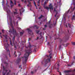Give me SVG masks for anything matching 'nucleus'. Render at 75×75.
Instances as JSON below:
<instances>
[{
    "label": "nucleus",
    "mask_w": 75,
    "mask_h": 75,
    "mask_svg": "<svg viewBox=\"0 0 75 75\" xmlns=\"http://www.w3.org/2000/svg\"><path fill=\"white\" fill-rule=\"evenodd\" d=\"M29 44L30 49L26 50V53L25 54L23 57H21L23 60L24 59L25 61L23 62V65H25V64L27 63V61L28 60V57H29V55H30V54H31V53L32 52V50H31V49L32 46L30 45V43L29 42Z\"/></svg>",
    "instance_id": "obj_1"
},
{
    "label": "nucleus",
    "mask_w": 75,
    "mask_h": 75,
    "mask_svg": "<svg viewBox=\"0 0 75 75\" xmlns=\"http://www.w3.org/2000/svg\"><path fill=\"white\" fill-rule=\"evenodd\" d=\"M9 33H12L13 34H14V37L13 39V44H16V42H17L16 41H15V36H17V35L18 34L16 32V30H14V28H13L12 30V31H9Z\"/></svg>",
    "instance_id": "obj_2"
},
{
    "label": "nucleus",
    "mask_w": 75,
    "mask_h": 75,
    "mask_svg": "<svg viewBox=\"0 0 75 75\" xmlns=\"http://www.w3.org/2000/svg\"><path fill=\"white\" fill-rule=\"evenodd\" d=\"M44 8H45L46 9H47V10H49V9H50V12L51 13V9L52 11L53 10H54V7H53V6H52V4H49V8L47 6H45V4H46V1H45V2H44Z\"/></svg>",
    "instance_id": "obj_3"
},
{
    "label": "nucleus",
    "mask_w": 75,
    "mask_h": 75,
    "mask_svg": "<svg viewBox=\"0 0 75 75\" xmlns=\"http://www.w3.org/2000/svg\"><path fill=\"white\" fill-rule=\"evenodd\" d=\"M73 72V73H74L75 72V69L74 70H72V69H71L69 70H65L64 71V73H65L66 75H69V72Z\"/></svg>",
    "instance_id": "obj_4"
},
{
    "label": "nucleus",
    "mask_w": 75,
    "mask_h": 75,
    "mask_svg": "<svg viewBox=\"0 0 75 75\" xmlns=\"http://www.w3.org/2000/svg\"><path fill=\"white\" fill-rule=\"evenodd\" d=\"M50 61H51V60L50 58H48L46 59H44L43 61L41 62V63L42 65L43 64H44V61L45 64H47L48 62H50Z\"/></svg>",
    "instance_id": "obj_5"
},
{
    "label": "nucleus",
    "mask_w": 75,
    "mask_h": 75,
    "mask_svg": "<svg viewBox=\"0 0 75 75\" xmlns=\"http://www.w3.org/2000/svg\"><path fill=\"white\" fill-rule=\"evenodd\" d=\"M50 53H51L49 54V56H47V55H46L45 56L46 57H49V58H52V50H51L50 52H49Z\"/></svg>",
    "instance_id": "obj_6"
},
{
    "label": "nucleus",
    "mask_w": 75,
    "mask_h": 75,
    "mask_svg": "<svg viewBox=\"0 0 75 75\" xmlns=\"http://www.w3.org/2000/svg\"><path fill=\"white\" fill-rule=\"evenodd\" d=\"M27 30L28 31V34H29V35H32V34H33V32L29 28L27 29Z\"/></svg>",
    "instance_id": "obj_7"
},
{
    "label": "nucleus",
    "mask_w": 75,
    "mask_h": 75,
    "mask_svg": "<svg viewBox=\"0 0 75 75\" xmlns=\"http://www.w3.org/2000/svg\"><path fill=\"white\" fill-rule=\"evenodd\" d=\"M3 69L4 71H3V75H6V72L7 71V70L5 69V67H4V66H3Z\"/></svg>",
    "instance_id": "obj_8"
},
{
    "label": "nucleus",
    "mask_w": 75,
    "mask_h": 75,
    "mask_svg": "<svg viewBox=\"0 0 75 75\" xmlns=\"http://www.w3.org/2000/svg\"><path fill=\"white\" fill-rule=\"evenodd\" d=\"M50 23H51V21H50L47 23V24H49V28H51V27H52V24L50 25Z\"/></svg>",
    "instance_id": "obj_9"
},
{
    "label": "nucleus",
    "mask_w": 75,
    "mask_h": 75,
    "mask_svg": "<svg viewBox=\"0 0 75 75\" xmlns=\"http://www.w3.org/2000/svg\"><path fill=\"white\" fill-rule=\"evenodd\" d=\"M9 19L11 21L10 22L11 26L13 27V23H12V19L11 18V17H10Z\"/></svg>",
    "instance_id": "obj_10"
},
{
    "label": "nucleus",
    "mask_w": 75,
    "mask_h": 75,
    "mask_svg": "<svg viewBox=\"0 0 75 75\" xmlns=\"http://www.w3.org/2000/svg\"><path fill=\"white\" fill-rule=\"evenodd\" d=\"M20 15H21V14H22V13H23V12H24V11L25 10L24 9L22 8L20 10Z\"/></svg>",
    "instance_id": "obj_11"
},
{
    "label": "nucleus",
    "mask_w": 75,
    "mask_h": 75,
    "mask_svg": "<svg viewBox=\"0 0 75 75\" xmlns=\"http://www.w3.org/2000/svg\"><path fill=\"white\" fill-rule=\"evenodd\" d=\"M68 35L67 33H65V36L64 37V38L65 39H67L68 38Z\"/></svg>",
    "instance_id": "obj_12"
},
{
    "label": "nucleus",
    "mask_w": 75,
    "mask_h": 75,
    "mask_svg": "<svg viewBox=\"0 0 75 75\" xmlns=\"http://www.w3.org/2000/svg\"><path fill=\"white\" fill-rule=\"evenodd\" d=\"M13 44V45H14V49L15 50H16V49H17V47H16V45H17V42H16L15 43Z\"/></svg>",
    "instance_id": "obj_13"
},
{
    "label": "nucleus",
    "mask_w": 75,
    "mask_h": 75,
    "mask_svg": "<svg viewBox=\"0 0 75 75\" xmlns=\"http://www.w3.org/2000/svg\"><path fill=\"white\" fill-rule=\"evenodd\" d=\"M58 39L59 40V41L60 42V44H61L62 43V42H64V40H61V39L60 38H58Z\"/></svg>",
    "instance_id": "obj_14"
},
{
    "label": "nucleus",
    "mask_w": 75,
    "mask_h": 75,
    "mask_svg": "<svg viewBox=\"0 0 75 75\" xmlns=\"http://www.w3.org/2000/svg\"><path fill=\"white\" fill-rule=\"evenodd\" d=\"M74 63H75V61H73L71 63V64H68L67 66H69V67H72V65H73V64Z\"/></svg>",
    "instance_id": "obj_15"
},
{
    "label": "nucleus",
    "mask_w": 75,
    "mask_h": 75,
    "mask_svg": "<svg viewBox=\"0 0 75 75\" xmlns=\"http://www.w3.org/2000/svg\"><path fill=\"white\" fill-rule=\"evenodd\" d=\"M20 61H21V59L20 58H18L16 61V62L17 64H18V63H19L20 62Z\"/></svg>",
    "instance_id": "obj_16"
},
{
    "label": "nucleus",
    "mask_w": 75,
    "mask_h": 75,
    "mask_svg": "<svg viewBox=\"0 0 75 75\" xmlns=\"http://www.w3.org/2000/svg\"><path fill=\"white\" fill-rule=\"evenodd\" d=\"M69 45V43H67V44H66V46H65V44H62V45L63 46H64V47H67L68 46V45Z\"/></svg>",
    "instance_id": "obj_17"
},
{
    "label": "nucleus",
    "mask_w": 75,
    "mask_h": 75,
    "mask_svg": "<svg viewBox=\"0 0 75 75\" xmlns=\"http://www.w3.org/2000/svg\"><path fill=\"white\" fill-rule=\"evenodd\" d=\"M7 52H8L9 53V57H11V56H10V50L8 49H7Z\"/></svg>",
    "instance_id": "obj_18"
},
{
    "label": "nucleus",
    "mask_w": 75,
    "mask_h": 75,
    "mask_svg": "<svg viewBox=\"0 0 75 75\" xmlns=\"http://www.w3.org/2000/svg\"><path fill=\"white\" fill-rule=\"evenodd\" d=\"M64 24L65 26H66L67 28H68V25H67V24L66 23V22H64Z\"/></svg>",
    "instance_id": "obj_19"
},
{
    "label": "nucleus",
    "mask_w": 75,
    "mask_h": 75,
    "mask_svg": "<svg viewBox=\"0 0 75 75\" xmlns=\"http://www.w3.org/2000/svg\"><path fill=\"white\" fill-rule=\"evenodd\" d=\"M3 36H4V37H5V39L6 40L7 39V35H3Z\"/></svg>",
    "instance_id": "obj_20"
},
{
    "label": "nucleus",
    "mask_w": 75,
    "mask_h": 75,
    "mask_svg": "<svg viewBox=\"0 0 75 75\" xmlns=\"http://www.w3.org/2000/svg\"><path fill=\"white\" fill-rule=\"evenodd\" d=\"M42 17H44V16H42V15H41L38 18L39 19H41V18H42Z\"/></svg>",
    "instance_id": "obj_21"
},
{
    "label": "nucleus",
    "mask_w": 75,
    "mask_h": 75,
    "mask_svg": "<svg viewBox=\"0 0 75 75\" xmlns=\"http://www.w3.org/2000/svg\"><path fill=\"white\" fill-rule=\"evenodd\" d=\"M44 26H45V28H43V30H45L46 29V28L47 27V25H45Z\"/></svg>",
    "instance_id": "obj_22"
},
{
    "label": "nucleus",
    "mask_w": 75,
    "mask_h": 75,
    "mask_svg": "<svg viewBox=\"0 0 75 75\" xmlns=\"http://www.w3.org/2000/svg\"><path fill=\"white\" fill-rule=\"evenodd\" d=\"M68 25L69 27V28H71V24H70L69 23H68Z\"/></svg>",
    "instance_id": "obj_23"
},
{
    "label": "nucleus",
    "mask_w": 75,
    "mask_h": 75,
    "mask_svg": "<svg viewBox=\"0 0 75 75\" xmlns=\"http://www.w3.org/2000/svg\"><path fill=\"white\" fill-rule=\"evenodd\" d=\"M12 22L14 24V25H16V22H15V21H14V20H13Z\"/></svg>",
    "instance_id": "obj_24"
},
{
    "label": "nucleus",
    "mask_w": 75,
    "mask_h": 75,
    "mask_svg": "<svg viewBox=\"0 0 75 75\" xmlns=\"http://www.w3.org/2000/svg\"><path fill=\"white\" fill-rule=\"evenodd\" d=\"M34 27H36L37 28V29H38V26L37 25H34Z\"/></svg>",
    "instance_id": "obj_25"
},
{
    "label": "nucleus",
    "mask_w": 75,
    "mask_h": 75,
    "mask_svg": "<svg viewBox=\"0 0 75 75\" xmlns=\"http://www.w3.org/2000/svg\"><path fill=\"white\" fill-rule=\"evenodd\" d=\"M56 14L55 15V17H57V14H58V11H56Z\"/></svg>",
    "instance_id": "obj_26"
},
{
    "label": "nucleus",
    "mask_w": 75,
    "mask_h": 75,
    "mask_svg": "<svg viewBox=\"0 0 75 75\" xmlns=\"http://www.w3.org/2000/svg\"><path fill=\"white\" fill-rule=\"evenodd\" d=\"M24 33V32H21L20 33V35H22Z\"/></svg>",
    "instance_id": "obj_27"
},
{
    "label": "nucleus",
    "mask_w": 75,
    "mask_h": 75,
    "mask_svg": "<svg viewBox=\"0 0 75 75\" xmlns=\"http://www.w3.org/2000/svg\"><path fill=\"white\" fill-rule=\"evenodd\" d=\"M10 3H11V4H14V3H13V1H12L11 0L10 1Z\"/></svg>",
    "instance_id": "obj_28"
},
{
    "label": "nucleus",
    "mask_w": 75,
    "mask_h": 75,
    "mask_svg": "<svg viewBox=\"0 0 75 75\" xmlns=\"http://www.w3.org/2000/svg\"><path fill=\"white\" fill-rule=\"evenodd\" d=\"M14 6V4H11V8H13V7Z\"/></svg>",
    "instance_id": "obj_29"
},
{
    "label": "nucleus",
    "mask_w": 75,
    "mask_h": 75,
    "mask_svg": "<svg viewBox=\"0 0 75 75\" xmlns=\"http://www.w3.org/2000/svg\"><path fill=\"white\" fill-rule=\"evenodd\" d=\"M71 43L73 45H75V42H72Z\"/></svg>",
    "instance_id": "obj_30"
},
{
    "label": "nucleus",
    "mask_w": 75,
    "mask_h": 75,
    "mask_svg": "<svg viewBox=\"0 0 75 75\" xmlns=\"http://www.w3.org/2000/svg\"><path fill=\"white\" fill-rule=\"evenodd\" d=\"M16 51H15L14 52V55L15 56V57H17V54H16Z\"/></svg>",
    "instance_id": "obj_31"
},
{
    "label": "nucleus",
    "mask_w": 75,
    "mask_h": 75,
    "mask_svg": "<svg viewBox=\"0 0 75 75\" xmlns=\"http://www.w3.org/2000/svg\"><path fill=\"white\" fill-rule=\"evenodd\" d=\"M10 41L11 45H12V46H13V44H12V43L11 42V39H10Z\"/></svg>",
    "instance_id": "obj_32"
},
{
    "label": "nucleus",
    "mask_w": 75,
    "mask_h": 75,
    "mask_svg": "<svg viewBox=\"0 0 75 75\" xmlns=\"http://www.w3.org/2000/svg\"><path fill=\"white\" fill-rule=\"evenodd\" d=\"M27 6L28 7H31V5L30 4V5H27Z\"/></svg>",
    "instance_id": "obj_33"
},
{
    "label": "nucleus",
    "mask_w": 75,
    "mask_h": 75,
    "mask_svg": "<svg viewBox=\"0 0 75 75\" xmlns=\"http://www.w3.org/2000/svg\"><path fill=\"white\" fill-rule=\"evenodd\" d=\"M39 32H40V30H37L36 31V33H37V34H38Z\"/></svg>",
    "instance_id": "obj_34"
},
{
    "label": "nucleus",
    "mask_w": 75,
    "mask_h": 75,
    "mask_svg": "<svg viewBox=\"0 0 75 75\" xmlns=\"http://www.w3.org/2000/svg\"><path fill=\"white\" fill-rule=\"evenodd\" d=\"M21 65H20L19 66V68H21V69H22V68L21 67Z\"/></svg>",
    "instance_id": "obj_35"
},
{
    "label": "nucleus",
    "mask_w": 75,
    "mask_h": 75,
    "mask_svg": "<svg viewBox=\"0 0 75 75\" xmlns=\"http://www.w3.org/2000/svg\"><path fill=\"white\" fill-rule=\"evenodd\" d=\"M37 48H35L34 50H33L34 52H35L36 51V49Z\"/></svg>",
    "instance_id": "obj_36"
},
{
    "label": "nucleus",
    "mask_w": 75,
    "mask_h": 75,
    "mask_svg": "<svg viewBox=\"0 0 75 75\" xmlns=\"http://www.w3.org/2000/svg\"><path fill=\"white\" fill-rule=\"evenodd\" d=\"M54 12H55V11L56 12V11H56V9L55 8H54Z\"/></svg>",
    "instance_id": "obj_37"
},
{
    "label": "nucleus",
    "mask_w": 75,
    "mask_h": 75,
    "mask_svg": "<svg viewBox=\"0 0 75 75\" xmlns=\"http://www.w3.org/2000/svg\"><path fill=\"white\" fill-rule=\"evenodd\" d=\"M70 9H69L68 10V11H67V13H69V12L70 11Z\"/></svg>",
    "instance_id": "obj_38"
},
{
    "label": "nucleus",
    "mask_w": 75,
    "mask_h": 75,
    "mask_svg": "<svg viewBox=\"0 0 75 75\" xmlns=\"http://www.w3.org/2000/svg\"><path fill=\"white\" fill-rule=\"evenodd\" d=\"M14 14H18L17 12H14Z\"/></svg>",
    "instance_id": "obj_39"
},
{
    "label": "nucleus",
    "mask_w": 75,
    "mask_h": 75,
    "mask_svg": "<svg viewBox=\"0 0 75 75\" xmlns=\"http://www.w3.org/2000/svg\"><path fill=\"white\" fill-rule=\"evenodd\" d=\"M73 59L74 60H73V61H74L75 62V56L73 57Z\"/></svg>",
    "instance_id": "obj_40"
},
{
    "label": "nucleus",
    "mask_w": 75,
    "mask_h": 75,
    "mask_svg": "<svg viewBox=\"0 0 75 75\" xmlns=\"http://www.w3.org/2000/svg\"><path fill=\"white\" fill-rule=\"evenodd\" d=\"M59 48L60 49H61V45H60L59 46Z\"/></svg>",
    "instance_id": "obj_41"
},
{
    "label": "nucleus",
    "mask_w": 75,
    "mask_h": 75,
    "mask_svg": "<svg viewBox=\"0 0 75 75\" xmlns=\"http://www.w3.org/2000/svg\"><path fill=\"white\" fill-rule=\"evenodd\" d=\"M4 30H2V32L3 33V34H4Z\"/></svg>",
    "instance_id": "obj_42"
},
{
    "label": "nucleus",
    "mask_w": 75,
    "mask_h": 75,
    "mask_svg": "<svg viewBox=\"0 0 75 75\" xmlns=\"http://www.w3.org/2000/svg\"><path fill=\"white\" fill-rule=\"evenodd\" d=\"M54 25L55 26V25H57V23L56 22L55 23Z\"/></svg>",
    "instance_id": "obj_43"
},
{
    "label": "nucleus",
    "mask_w": 75,
    "mask_h": 75,
    "mask_svg": "<svg viewBox=\"0 0 75 75\" xmlns=\"http://www.w3.org/2000/svg\"><path fill=\"white\" fill-rule=\"evenodd\" d=\"M16 1H15V3L14 4H15V5H16Z\"/></svg>",
    "instance_id": "obj_44"
},
{
    "label": "nucleus",
    "mask_w": 75,
    "mask_h": 75,
    "mask_svg": "<svg viewBox=\"0 0 75 75\" xmlns=\"http://www.w3.org/2000/svg\"><path fill=\"white\" fill-rule=\"evenodd\" d=\"M38 4H40V0H38Z\"/></svg>",
    "instance_id": "obj_45"
},
{
    "label": "nucleus",
    "mask_w": 75,
    "mask_h": 75,
    "mask_svg": "<svg viewBox=\"0 0 75 75\" xmlns=\"http://www.w3.org/2000/svg\"><path fill=\"white\" fill-rule=\"evenodd\" d=\"M33 2L34 3V4L35 5V4H35V1H33Z\"/></svg>",
    "instance_id": "obj_46"
},
{
    "label": "nucleus",
    "mask_w": 75,
    "mask_h": 75,
    "mask_svg": "<svg viewBox=\"0 0 75 75\" xmlns=\"http://www.w3.org/2000/svg\"><path fill=\"white\" fill-rule=\"evenodd\" d=\"M6 42L7 45H8V43H7V40H6Z\"/></svg>",
    "instance_id": "obj_47"
},
{
    "label": "nucleus",
    "mask_w": 75,
    "mask_h": 75,
    "mask_svg": "<svg viewBox=\"0 0 75 75\" xmlns=\"http://www.w3.org/2000/svg\"><path fill=\"white\" fill-rule=\"evenodd\" d=\"M30 4H31V3L30 2H29V4L28 5H30Z\"/></svg>",
    "instance_id": "obj_48"
},
{
    "label": "nucleus",
    "mask_w": 75,
    "mask_h": 75,
    "mask_svg": "<svg viewBox=\"0 0 75 75\" xmlns=\"http://www.w3.org/2000/svg\"><path fill=\"white\" fill-rule=\"evenodd\" d=\"M33 73H33V71H31V74H33Z\"/></svg>",
    "instance_id": "obj_49"
},
{
    "label": "nucleus",
    "mask_w": 75,
    "mask_h": 75,
    "mask_svg": "<svg viewBox=\"0 0 75 75\" xmlns=\"http://www.w3.org/2000/svg\"><path fill=\"white\" fill-rule=\"evenodd\" d=\"M73 5H74L75 6V2H74V3H73Z\"/></svg>",
    "instance_id": "obj_50"
},
{
    "label": "nucleus",
    "mask_w": 75,
    "mask_h": 75,
    "mask_svg": "<svg viewBox=\"0 0 75 75\" xmlns=\"http://www.w3.org/2000/svg\"><path fill=\"white\" fill-rule=\"evenodd\" d=\"M9 72H8L7 73L6 75H9Z\"/></svg>",
    "instance_id": "obj_51"
},
{
    "label": "nucleus",
    "mask_w": 75,
    "mask_h": 75,
    "mask_svg": "<svg viewBox=\"0 0 75 75\" xmlns=\"http://www.w3.org/2000/svg\"><path fill=\"white\" fill-rule=\"evenodd\" d=\"M57 66L58 67H59V64H57Z\"/></svg>",
    "instance_id": "obj_52"
},
{
    "label": "nucleus",
    "mask_w": 75,
    "mask_h": 75,
    "mask_svg": "<svg viewBox=\"0 0 75 75\" xmlns=\"http://www.w3.org/2000/svg\"><path fill=\"white\" fill-rule=\"evenodd\" d=\"M75 6L73 8V10H75Z\"/></svg>",
    "instance_id": "obj_53"
},
{
    "label": "nucleus",
    "mask_w": 75,
    "mask_h": 75,
    "mask_svg": "<svg viewBox=\"0 0 75 75\" xmlns=\"http://www.w3.org/2000/svg\"><path fill=\"white\" fill-rule=\"evenodd\" d=\"M4 63L5 64H8L7 63H6V62H4Z\"/></svg>",
    "instance_id": "obj_54"
},
{
    "label": "nucleus",
    "mask_w": 75,
    "mask_h": 75,
    "mask_svg": "<svg viewBox=\"0 0 75 75\" xmlns=\"http://www.w3.org/2000/svg\"><path fill=\"white\" fill-rule=\"evenodd\" d=\"M47 69H48V68L46 69L44 71H45L47 70Z\"/></svg>",
    "instance_id": "obj_55"
},
{
    "label": "nucleus",
    "mask_w": 75,
    "mask_h": 75,
    "mask_svg": "<svg viewBox=\"0 0 75 75\" xmlns=\"http://www.w3.org/2000/svg\"><path fill=\"white\" fill-rule=\"evenodd\" d=\"M5 47L6 48H8V46H5Z\"/></svg>",
    "instance_id": "obj_56"
},
{
    "label": "nucleus",
    "mask_w": 75,
    "mask_h": 75,
    "mask_svg": "<svg viewBox=\"0 0 75 75\" xmlns=\"http://www.w3.org/2000/svg\"><path fill=\"white\" fill-rule=\"evenodd\" d=\"M49 44H50V42H48L47 43V45H49Z\"/></svg>",
    "instance_id": "obj_57"
},
{
    "label": "nucleus",
    "mask_w": 75,
    "mask_h": 75,
    "mask_svg": "<svg viewBox=\"0 0 75 75\" xmlns=\"http://www.w3.org/2000/svg\"><path fill=\"white\" fill-rule=\"evenodd\" d=\"M6 59H8L7 57V56H6Z\"/></svg>",
    "instance_id": "obj_58"
},
{
    "label": "nucleus",
    "mask_w": 75,
    "mask_h": 75,
    "mask_svg": "<svg viewBox=\"0 0 75 75\" xmlns=\"http://www.w3.org/2000/svg\"><path fill=\"white\" fill-rule=\"evenodd\" d=\"M29 40H31V38H29L28 41H29Z\"/></svg>",
    "instance_id": "obj_59"
},
{
    "label": "nucleus",
    "mask_w": 75,
    "mask_h": 75,
    "mask_svg": "<svg viewBox=\"0 0 75 75\" xmlns=\"http://www.w3.org/2000/svg\"><path fill=\"white\" fill-rule=\"evenodd\" d=\"M9 72H11V70H9Z\"/></svg>",
    "instance_id": "obj_60"
},
{
    "label": "nucleus",
    "mask_w": 75,
    "mask_h": 75,
    "mask_svg": "<svg viewBox=\"0 0 75 75\" xmlns=\"http://www.w3.org/2000/svg\"><path fill=\"white\" fill-rule=\"evenodd\" d=\"M24 3H26V1H24Z\"/></svg>",
    "instance_id": "obj_61"
},
{
    "label": "nucleus",
    "mask_w": 75,
    "mask_h": 75,
    "mask_svg": "<svg viewBox=\"0 0 75 75\" xmlns=\"http://www.w3.org/2000/svg\"><path fill=\"white\" fill-rule=\"evenodd\" d=\"M15 11H16V12H17V9H15Z\"/></svg>",
    "instance_id": "obj_62"
},
{
    "label": "nucleus",
    "mask_w": 75,
    "mask_h": 75,
    "mask_svg": "<svg viewBox=\"0 0 75 75\" xmlns=\"http://www.w3.org/2000/svg\"><path fill=\"white\" fill-rule=\"evenodd\" d=\"M18 6H20V4H18Z\"/></svg>",
    "instance_id": "obj_63"
},
{
    "label": "nucleus",
    "mask_w": 75,
    "mask_h": 75,
    "mask_svg": "<svg viewBox=\"0 0 75 75\" xmlns=\"http://www.w3.org/2000/svg\"><path fill=\"white\" fill-rule=\"evenodd\" d=\"M38 39V37L37 38V40Z\"/></svg>",
    "instance_id": "obj_64"
}]
</instances>
